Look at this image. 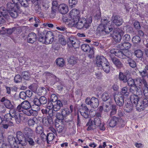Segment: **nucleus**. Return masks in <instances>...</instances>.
Wrapping results in <instances>:
<instances>
[{
    "label": "nucleus",
    "mask_w": 148,
    "mask_h": 148,
    "mask_svg": "<svg viewBox=\"0 0 148 148\" xmlns=\"http://www.w3.org/2000/svg\"><path fill=\"white\" fill-rule=\"evenodd\" d=\"M79 11L76 9H72L70 12L69 15L71 18V22L68 25L70 27H75L78 29H87L89 27L92 21V17L89 16L86 18H80Z\"/></svg>",
    "instance_id": "1"
},
{
    "label": "nucleus",
    "mask_w": 148,
    "mask_h": 148,
    "mask_svg": "<svg viewBox=\"0 0 148 148\" xmlns=\"http://www.w3.org/2000/svg\"><path fill=\"white\" fill-rule=\"evenodd\" d=\"M9 113L6 114L4 116L5 122L9 121L12 118H14L16 123L19 124L21 121H23L25 119V114L28 116H36L38 114L37 112H23V113H20V112H9Z\"/></svg>",
    "instance_id": "2"
},
{
    "label": "nucleus",
    "mask_w": 148,
    "mask_h": 148,
    "mask_svg": "<svg viewBox=\"0 0 148 148\" xmlns=\"http://www.w3.org/2000/svg\"><path fill=\"white\" fill-rule=\"evenodd\" d=\"M23 135L21 131H18L16 133V137L9 136L8 140L12 148H18L22 141Z\"/></svg>",
    "instance_id": "3"
},
{
    "label": "nucleus",
    "mask_w": 148,
    "mask_h": 148,
    "mask_svg": "<svg viewBox=\"0 0 148 148\" xmlns=\"http://www.w3.org/2000/svg\"><path fill=\"white\" fill-rule=\"evenodd\" d=\"M7 10L9 11L10 15L13 18H16L18 13H21L20 8L18 4L11 1L8 2L6 5Z\"/></svg>",
    "instance_id": "4"
},
{
    "label": "nucleus",
    "mask_w": 148,
    "mask_h": 148,
    "mask_svg": "<svg viewBox=\"0 0 148 148\" xmlns=\"http://www.w3.org/2000/svg\"><path fill=\"white\" fill-rule=\"evenodd\" d=\"M110 22L106 17L101 18V23L99 26L97 30L99 32H104L106 33H109L113 29L112 27L109 25Z\"/></svg>",
    "instance_id": "5"
},
{
    "label": "nucleus",
    "mask_w": 148,
    "mask_h": 148,
    "mask_svg": "<svg viewBox=\"0 0 148 148\" xmlns=\"http://www.w3.org/2000/svg\"><path fill=\"white\" fill-rule=\"evenodd\" d=\"M138 92H140V94L138 95L137 94L136 95L133 94L132 95L130 96V100L132 103H134L138 107L139 105V103L141 101V97H142V94L141 90H140Z\"/></svg>",
    "instance_id": "6"
},
{
    "label": "nucleus",
    "mask_w": 148,
    "mask_h": 148,
    "mask_svg": "<svg viewBox=\"0 0 148 148\" xmlns=\"http://www.w3.org/2000/svg\"><path fill=\"white\" fill-rule=\"evenodd\" d=\"M85 102L86 104L90 105L92 108H97L99 104L98 99L95 97H92L91 99L87 98L86 99Z\"/></svg>",
    "instance_id": "7"
},
{
    "label": "nucleus",
    "mask_w": 148,
    "mask_h": 148,
    "mask_svg": "<svg viewBox=\"0 0 148 148\" xmlns=\"http://www.w3.org/2000/svg\"><path fill=\"white\" fill-rule=\"evenodd\" d=\"M123 32L121 30L117 29L114 30L111 35L116 42H119L121 39V36L123 34Z\"/></svg>",
    "instance_id": "8"
},
{
    "label": "nucleus",
    "mask_w": 148,
    "mask_h": 148,
    "mask_svg": "<svg viewBox=\"0 0 148 148\" xmlns=\"http://www.w3.org/2000/svg\"><path fill=\"white\" fill-rule=\"evenodd\" d=\"M8 16L5 7L3 6L0 7V23H4L5 21V18Z\"/></svg>",
    "instance_id": "9"
},
{
    "label": "nucleus",
    "mask_w": 148,
    "mask_h": 148,
    "mask_svg": "<svg viewBox=\"0 0 148 148\" xmlns=\"http://www.w3.org/2000/svg\"><path fill=\"white\" fill-rule=\"evenodd\" d=\"M143 84L144 86L146 87L147 86V83L146 81L143 78L141 79L140 78H136L135 80V87L137 88V90L138 88H140Z\"/></svg>",
    "instance_id": "10"
},
{
    "label": "nucleus",
    "mask_w": 148,
    "mask_h": 148,
    "mask_svg": "<svg viewBox=\"0 0 148 148\" xmlns=\"http://www.w3.org/2000/svg\"><path fill=\"white\" fill-rule=\"evenodd\" d=\"M2 123V126H0V143H2L4 142V138L3 134L4 132V129H7L8 127V125L5 122L3 121Z\"/></svg>",
    "instance_id": "11"
},
{
    "label": "nucleus",
    "mask_w": 148,
    "mask_h": 148,
    "mask_svg": "<svg viewBox=\"0 0 148 148\" xmlns=\"http://www.w3.org/2000/svg\"><path fill=\"white\" fill-rule=\"evenodd\" d=\"M1 102H3L5 107L7 108L12 110L14 108V106L12 104L11 101L5 97H3L1 100Z\"/></svg>",
    "instance_id": "12"
},
{
    "label": "nucleus",
    "mask_w": 148,
    "mask_h": 148,
    "mask_svg": "<svg viewBox=\"0 0 148 148\" xmlns=\"http://www.w3.org/2000/svg\"><path fill=\"white\" fill-rule=\"evenodd\" d=\"M54 36L53 33L51 32H48L46 34L45 36V43L46 44H49L51 43L54 40Z\"/></svg>",
    "instance_id": "13"
},
{
    "label": "nucleus",
    "mask_w": 148,
    "mask_h": 148,
    "mask_svg": "<svg viewBox=\"0 0 148 148\" xmlns=\"http://www.w3.org/2000/svg\"><path fill=\"white\" fill-rule=\"evenodd\" d=\"M107 60L103 56H97L96 59V65L98 67H101L103 63L106 62Z\"/></svg>",
    "instance_id": "14"
},
{
    "label": "nucleus",
    "mask_w": 148,
    "mask_h": 148,
    "mask_svg": "<svg viewBox=\"0 0 148 148\" xmlns=\"http://www.w3.org/2000/svg\"><path fill=\"white\" fill-rule=\"evenodd\" d=\"M110 52L111 53L114 54L115 56L121 59H123V58H124L123 57L125 56H124V52H125L124 50L121 51L118 49H113L110 51Z\"/></svg>",
    "instance_id": "15"
},
{
    "label": "nucleus",
    "mask_w": 148,
    "mask_h": 148,
    "mask_svg": "<svg viewBox=\"0 0 148 148\" xmlns=\"http://www.w3.org/2000/svg\"><path fill=\"white\" fill-rule=\"evenodd\" d=\"M68 43L71 44L73 47L77 48L79 46L78 41L76 38L74 36H72L69 38Z\"/></svg>",
    "instance_id": "16"
},
{
    "label": "nucleus",
    "mask_w": 148,
    "mask_h": 148,
    "mask_svg": "<svg viewBox=\"0 0 148 148\" xmlns=\"http://www.w3.org/2000/svg\"><path fill=\"white\" fill-rule=\"evenodd\" d=\"M59 12L62 14H65L69 11L68 7L67 5L64 3L60 4L58 7Z\"/></svg>",
    "instance_id": "17"
},
{
    "label": "nucleus",
    "mask_w": 148,
    "mask_h": 148,
    "mask_svg": "<svg viewBox=\"0 0 148 148\" xmlns=\"http://www.w3.org/2000/svg\"><path fill=\"white\" fill-rule=\"evenodd\" d=\"M112 21L116 25L119 26L122 24L123 20L121 17L118 16H115L112 18Z\"/></svg>",
    "instance_id": "18"
},
{
    "label": "nucleus",
    "mask_w": 148,
    "mask_h": 148,
    "mask_svg": "<svg viewBox=\"0 0 148 148\" xmlns=\"http://www.w3.org/2000/svg\"><path fill=\"white\" fill-rule=\"evenodd\" d=\"M114 98L115 102L117 105L120 106H122L124 104L123 97L120 95L114 96Z\"/></svg>",
    "instance_id": "19"
},
{
    "label": "nucleus",
    "mask_w": 148,
    "mask_h": 148,
    "mask_svg": "<svg viewBox=\"0 0 148 148\" xmlns=\"http://www.w3.org/2000/svg\"><path fill=\"white\" fill-rule=\"evenodd\" d=\"M36 34L32 32L28 35L27 40L28 42L32 44L36 41Z\"/></svg>",
    "instance_id": "20"
},
{
    "label": "nucleus",
    "mask_w": 148,
    "mask_h": 148,
    "mask_svg": "<svg viewBox=\"0 0 148 148\" xmlns=\"http://www.w3.org/2000/svg\"><path fill=\"white\" fill-rule=\"evenodd\" d=\"M81 49L84 51L86 52H90L91 53V54H94L93 51L92 49L90 46L88 44H84L82 45L81 46Z\"/></svg>",
    "instance_id": "21"
},
{
    "label": "nucleus",
    "mask_w": 148,
    "mask_h": 148,
    "mask_svg": "<svg viewBox=\"0 0 148 148\" xmlns=\"http://www.w3.org/2000/svg\"><path fill=\"white\" fill-rule=\"evenodd\" d=\"M24 133L25 137L27 138L31 137L34 136V132L31 129L26 127L24 129Z\"/></svg>",
    "instance_id": "22"
},
{
    "label": "nucleus",
    "mask_w": 148,
    "mask_h": 148,
    "mask_svg": "<svg viewBox=\"0 0 148 148\" xmlns=\"http://www.w3.org/2000/svg\"><path fill=\"white\" fill-rule=\"evenodd\" d=\"M118 118L115 116H113L111 119L108 121L109 126L112 127H114L117 125Z\"/></svg>",
    "instance_id": "23"
},
{
    "label": "nucleus",
    "mask_w": 148,
    "mask_h": 148,
    "mask_svg": "<svg viewBox=\"0 0 148 148\" xmlns=\"http://www.w3.org/2000/svg\"><path fill=\"white\" fill-rule=\"evenodd\" d=\"M111 60L117 68H121L123 66V64L118 59L116 58H112Z\"/></svg>",
    "instance_id": "24"
},
{
    "label": "nucleus",
    "mask_w": 148,
    "mask_h": 148,
    "mask_svg": "<svg viewBox=\"0 0 148 148\" xmlns=\"http://www.w3.org/2000/svg\"><path fill=\"white\" fill-rule=\"evenodd\" d=\"M86 126L88 127L87 130L88 131L93 130L96 128V126L93 122V121L91 120L89 121L86 124Z\"/></svg>",
    "instance_id": "25"
},
{
    "label": "nucleus",
    "mask_w": 148,
    "mask_h": 148,
    "mask_svg": "<svg viewBox=\"0 0 148 148\" xmlns=\"http://www.w3.org/2000/svg\"><path fill=\"white\" fill-rule=\"evenodd\" d=\"M131 46V45L129 42H125L121 43L119 45L120 48L122 49L123 50L125 49L127 50L130 48Z\"/></svg>",
    "instance_id": "26"
},
{
    "label": "nucleus",
    "mask_w": 148,
    "mask_h": 148,
    "mask_svg": "<svg viewBox=\"0 0 148 148\" xmlns=\"http://www.w3.org/2000/svg\"><path fill=\"white\" fill-rule=\"evenodd\" d=\"M81 115L84 118L87 119L90 117H93L94 115H91L93 112H79Z\"/></svg>",
    "instance_id": "27"
},
{
    "label": "nucleus",
    "mask_w": 148,
    "mask_h": 148,
    "mask_svg": "<svg viewBox=\"0 0 148 148\" xmlns=\"http://www.w3.org/2000/svg\"><path fill=\"white\" fill-rule=\"evenodd\" d=\"M104 71L106 73H108L110 71V67L108 61L106 62L103 63L101 65Z\"/></svg>",
    "instance_id": "28"
},
{
    "label": "nucleus",
    "mask_w": 148,
    "mask_h": 148,
    "mask_svg": "<svg viewBox=\"0 0 148 148\" xmlns=\"http://www.w3.org/2000/svg\"><path fill=\"white\" fill-rule=\"evenodd\" d=\"M121 96L127 97L129 94V90L127 87H125L121 89Z\"/></svg>",
    "instance_id": "29"
},
{
    "label": "nucleus",
    "mask_w": 148,
    "mask_h": 148,
    "mask_svg": "<svg viewBox=\"0 0 148 148\" xmlns=\"http://www.w3.org/2000/svg\"><path fill=\"white\" fill-rule=\"evenodd\" d=\"M55 124L57 131L59 133L62 132L64 129L63 125L62 124L60 125L59 123L57 122H55Z\"/></svg>",
    "instance_id": "30"
},
{
    "label": "nucleus",
    "mask_w": 148,
    "mask_h": 148,
    "mask_svg": "<svg viewBox=\"0 0 148 148\" xmlns=\"http://www.w3.org/2000/svg\"><path fill=\"white\" fill-rule=\"evenodd\" d=\"M21 105L23 110H28L31 107L29 103L27 101H24L21 103Z\"/></svg>",
    "instance_id": "31"
},
{
    "label": "nucleus",
    "mask_w": 148,
    "mask_h": 148,
    "mask_svg": "<svg viewBox=\"0 0 148 148\" xmlns=\"http://www.w3.org/2000/svg\"><path fill=\"white\" fill-rule=\"evenodd\" d=\"M148 104V101L147 99H143L141 97V99L139 103L138 107L146 106Z\"/></svg>",
    "instance_id": "32"
},
{
    "label": "nucleus",
    "mask_w": 148,
    "mask_h": 148,
    "mask_svg": "<svg viewBox=\"0 0 148 148\" xmlns=\"http://www.w3.org/2000/svg\"><path fill=\"white\" fill-rule=\"evenodd\" d=\"M110 97V94L108 92L105 91L102 95L101 99L103 101H106Z\"/></svg>",
    "instance_id": "33"
},
{
    "label": "nucleus",
    "mask_w": 148,
    "mask_h": 148,
    "mask_svg": "<svg viewBox=\"0 0 148 148\" xmlns=\"http://www.w3.org/2000/svg\"><path fill=\"white\" fill-rule=\"evenodd\" d=\"M52 121L51 118H48L47 119L46 118H44L42 119V123L45 126H48L50 124H51Z\"/></svg>",
    "instance_id": "34"
},
{
    "label": "nucleus",
    "mask_w": 148,
    "mask_h": 148,
    "mask_svg": "<svg viewBox=\"0 0 148 148\" xmlns=\"http://www.w3.org/2000/svg\"><path fill=\"white\" fill-rule=\"evenodd\" d=\"M119 79L120 80L122 81L124 83H126L127 81V78L126 76L122 72L119 73Z\"/></svg>",
    "instance_id": "35"
},
{
    "label": "nucleus",
    "mask_w": 148,
    "mask_h": 148,
    "mask_svg": "<svg viewBox=\"0 0 148 148\" xmlns=\"http://www.w3.org/2000/svg\"><path fill=\"white\" fill-rule=\"evenodd\" d=\"M47 90L44 87L40 88L38 90V94L39 95H44L47 93Z\"/></svg>",
    "instance_id": "36"
},
{
    "label": "nucleus",
    "mask_w": 148,
    "mask_h": 148,
    "mask_svg": "<svg viewBox=\"0 0 148 148\" xmlns=\"http://www.w3.org/2000/svg\"><path fill=\"white\" fill-rule=\"evenodd\" d=\"M77 61L78 60L77 58L74 56H71L68 62L70 64L73 65L77 63Z\"/></svg>",
    "instance_id": "37"
},
{
    "label": "nucleus",
    "mask_w": 148,
    "mask_h": 148,
    "mask_svg": "<svg viewBox=\"0 0 148 148\" xmlns=\"http://www.w3.org/2000/svg\"><path fill=\"white\" fill-rule=\"evenodd\" d=\"M57 64L58 66L62 67L64 65V61L62 58H59L56 60Z\"/></svg>",
    "instance_id": "38"
},
{
    "label": "nucleus",
    "mask_w": 148,
    "mask_h": 148,
    "mask_svg": "<svg viewBox=\"0 0 148 148\" xmlns=\"http://www.w3.org/2000/svg\"><path fill=\"white\" fill-rule=\"evenodd\" d=\"M45 136L46 137L47 142L48 143H49V142L51 141L54 138L53 134L52 133H49L47 134L46 136L45 135Z\"/></svg>",
    "instance_id": "39"
},
{
    "label": "nucleus",
    "mask_w": 148,
    "mask_h": 148,
    "mask_svg": "<svg viewBox=\"0 0 148 148\" xmlns=\"http://www.w3.org/2000/svg\"><path fill=\"white\" fill-rule=\"evenodd\" d=\"M117 125L123 127L126 123L125 121L121 117H117Z\"/></svg>",
    "instance_id": "40"
},
{
    "label": "nucleus",
    "mask_w": 148,
    "mask_h": 148,
    "mask_svg": "<svg viewBox=\"0 0 148 148\" xmlns=\"http://www.w3.org/2000/svg\"><path fill=\"white\" fill-rule=\"evenodd\" d=\"M135 55L138 58H141L143 56V52L140 50H135L134 52Z\"/></svg>",
    "instance_id": "41"
},
{
    "label": "nucleus",
    "mask_w": 148,
    "mask_h": 148,
    "mask_svg": "<svg viewBox=\"0 0 148 148\" xmlns=\"http://www.w3.org/2000/svg\"><path fill=\"white\" fill-rule=\"evenodd\" d=\"M141 40L140 37L136 36L133 37L132 39V41L134 43L137 44L139 43Z\"/></svg>",
    "instance_id": "42"
},
{
    "label": "nucleus",
    "mask_w": 148,
    "mask_h": 148,
    "mask_svg": "<svg viewBox=\"0 0 148 148\" xmlns=\"http://www.w3.org/2000/svg\"><path fill=\"white\" fill-rule=\"evenodd\" d=\"M127 62L130 66L131 67L134 68L136 67V63L133 60L129 59L127 60Z\"/></svg>",
    "instance_id": "43"
},
{
    "label": "nucleus",
    "mask_w": 148,
    "mask_h": 148,
    "mask_svg": "<svg viewBox=\"0 0 148 148\" xmlns=\"http://www.w3.org/2000/svg\"><path fill=\"white\" fill-rule=\"evenodd\" d=\"M64 112H60L56 114V116L57 119L59 120H62L64 119V116H65V114L62 113Z\"/></svg>",
    "instance_id": "44"
},
{
    "label": "nucleus",
    "mask_w": 148,
    "mask_h": 148,
    "mask_svg": "<svg viewBox=\"0 0 148 148\" xmlns=\"http://www.w3.org/2000/svg\"><path fill=\"white\" fill-rule=\"evenodd\" d=\"M59 42L62 45H65L66 44V41L64 37L62 36L59 37Z\"/></svg>",
    "instance_id": "45"
},
{
    "label": "nucleus",
    "mask_w": 148,
    "mask_h": 148,
    "mask_svg": "<svg viewBox=\"0 0 148 148\" xmlns=\"http://www.w3.org/2000/svg\"><path fill=\"white\" fill-rule=\"evenodd\" d=\"M93 122L95 124V126H99L101 124V121L99 117H96L94 119Z\"/></svg>",
    "instance_id": "46"
},
{
    "label": "nucleus",
    "mask_w": 148,
    "mask_h": 148,
    "mask_svg": "<svg viewBox=\"0 0 148 148\" xmlns=\"http://www.w3.org/2000/svg\"><path fill=\"white\" fill-rule=\"evenodd\" d=\"M124 56H125L123 58V59H126L127 58H130L132 56V53L128 51L127 50H124Z\"/></svg>",
    "instance_id": "47"
},
{
    "label": "nucleus",
    "mask_w": 148,
    "mask_h": 148,
    "mask_svg": "<svg viewBox=\"0 0 148 148\" xmlns=\"http://www.w3.org/2000/svg\"><path fill=\"white\" fill-rule=\"evenodd\" d=\"M99 111H107L109 110V107L106 104L101 106L99 108Z\"/></svg>",
    "instance_id": "48"
},
{
    "label": "nucleus",
    "mask_w": 148,
    "mask_h": 148,
    "mask_svg": "<svg viewBox=\"0 0 148 148\" xmlns=\"http://www.w3.org/2000/svg\"><path fill=\"white\" fill-rule=\"evenodd\" d=\"M127 84L129 86H135V80L131 78H129L127 79Z\"/></svg>",
    "instance_id": "49"
},
{
    "label": "nucleus",
    "mask_w": 148,
    "mask_h": 148,
    "mask_svg": "<svg viewBox=\"0 0 148 148\" xmlns=\"http://www.w3.org/2000/svg\"><path fill=\"white\" fill-rule=\"evenodd\" d=\"M50 99V101L55 102L58 100V97L56 95L53 94L51 95Z\"/></svg>",
    "instance_id": "50"
},
{
    "label": "nucleus",
    "mask_w": 148,
    "mask_h": 148,
    "mask_svg": "<svg viewBox=\"0 0 148 148\" xmlns=\"http://www.w3.org/2000/svg\"><path fill=\"white\" fill-rule=\"evenodd\" d=\"M36 132L38 134H42L43 132V129L42 127L38 126L36 128Z\"/></svg>",
    "instance_id": "51"
},
{
    "label": "nucleus",
    "mask_w": 148,
    "mask_h": 148,
    "mask_svg": "<svg viewBox=\"0 0 148 148\" xmlns=\"http://www.w3.org/2000/svg\"><path fill=\"white\" fill-rule=\"evenodd\" d=\"M23 77L25 80H28L29 78L30 74L27 71H25L22 73Z\"/></svg>",
    "instance_id": "52"
},
{
    "label": "nucleus",
    "mask_w": 148,
    "mask_h": 148,
    "mask_svg": "<svg viewBox=\"0 0 148 148\" xmlns=\"http://www.w3.org/2000/svg\"><path fill=\"white\" fill-rule=\"evenodd\" d=\"M40 104H45L47 102V99L44 96H41L40 98Z\"/></svg>",
    "instance_id": "53"
},
{
    "label": "nucleus",
    "mask_w": 148,
    "mask_h": 148,
    "mask_svg": "<svg viewBox=\"0 0 148 148\" xmlns=\"http://www.w3.org/2000/svg\"><path fill=\"white\" fill-rule=\"evenodd\" d=\"M40 105H34L31 106L32 111H38L40 110Z\"/></svg>",
    "instance_id": "54"
},
{
    "label": "nucleus",
    "mask_w": 148,
    "mask_h": 148,
    "mask_svg": "<svg viewBox=\"0 0 148 148\" xmlns=\"http://www.w3.org/2000/svg\"><path fill=\"white\" fill-rule=\"evenodd\" d=\"M42 113L44 114H45L46 115H48L47 116V117L49 116L50 118H51V117L53 116L54 114V112H42Z\"/></svg>",
    "instance_id": "55"
},
{
    "label": "nucleus",
    "mask_w": 148,
    "mask_h": 148,
    "mask_svg": "<svg viewBox=\"0 0 148 148\" xmlns=\"http://www.w3.org/2000/svg\"><path fill=\"white\" fill-rule=\"evenodd\" d=\"M132 103L131 102L130 100L128 102H127V103L125 104V107L128 108L129 110H132Z\"/></svg>",
    "instance_id": "56"
},
{
    "label": "nucleus",
    "mask_w": 148,
    "mask_h": 148,
    "mask_svg": "<svg viewBox=\"0 0 148 148\" xmlns=\"http://www.w3.org/2000/svg\"><path fill=\"white\" fill-rule=\"evenodd\" d=\"M16 29L15 27H13L12 28L6 29V34H12V32Z\"/></svg>",
    "instance_id": "57"
},
{
    "label": "nucleus",
    "mask_w": 148,
    "mask_h": 148,
    "mask_svg": "<svg viewBox=\"0 0 148 148\" xmlns=\"http://www.w3.org/2000/svg\"><path fill=\"white\" fill-rule=\"evenodd\" d=\"M38 40L40 42H41L43 43H45V39L44 36H43L42 34H40L39 35Z\"/></svg>",
    "instance_id": "58"
},
{
    "label": "nucleus",
    "mask_w": 148,
    "mask_h": 148,
    "mask_svg": "<svg viewBox=\"0 0 148 148\" xmlns=\"http://www.w3.org/2000/svg\"><path fill=\"white\" fill-rule=\"evenodd\" d=\"M139 73L142 77H145L147 75H148V73H147V71L145 69H144L142 71H139Z\"/></svg>",
    "instance_id": "59"
},
{
    "label": "nucleus",
    "mask_w": 148,
    "mask_h": 148,
    "mask_svg": "<svg viewBox=\"0 0 148 148\" xmlns=\"http://www.w3.org/2000/svg\"><path fill=\"white\" fill-rule=\"evenodd\" d=\"M123 41H129L131 39L130 36L128 34L125 35L122 38Z\"/></svg>",
    "instance_id": "60"
},
{
    "label": "nucleus",
    "mask_w": 148,
    "mask_h": 148,
    "mask_svg": "<svg viewBox=\"0 0 148 148\" xmlns=\"http://www.w3.org/2000/svg\"><path fill=\"white\" fill-rule=\"evenodd\" d=\"M27 141L28 142L29 145L31 146H34L35 144V143L32 138L31 137L27 138Z\"/></svg>",
    "instance_id": "61"
},
{
    "label": "nucleus",
    "mask_w": 148,
    "mask_h": 148,
    "mask_svg": "<svg viewBox=\"0 0 148 148\" xmlns=\"http://www.w3.org/2000/svg\"><path fill=\"white\" fill-rule=\"evenodd\" d=\"M21 77L19 75H17L15 76L14 81L16 83L19 82H21Z\"/></svg>",
    "instance_id": "62"
},
{
    "label": "nucleus",
    "mask_w": 148,
    "mask_h": 148,
    "mask_svg": "<svg viewBox=\"0 0 148 148\" xmlns=\"http://www.w3.org/2000/svg\"><path fill=\"white\" fill-rule=\"evenodd\" d=\"M19 96L20 98L23 100L25 99L26 97L25 92H21L19 94Z\"/></svg>",
    "instance_id": "63"
},
{
    "label": "nucleus",
    "mask_w": 148,
    "mask_h": 148,
    "mask_svg": "<svg viewBox=\"0 0 148 148\" xmlns=\"http://www.w3.org/2000/svg\"><path fill=\"white\" fill-rule=\"evenodd\" d=\"M143 93L145 97L148 99V88L147 86L144 88Z\"/></svg>",
    "instance_id": "64"
}]
</instances>
